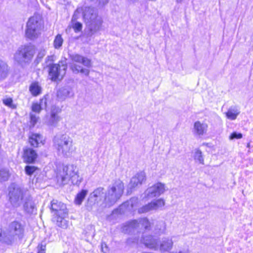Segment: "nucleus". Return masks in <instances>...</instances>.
<instances>
[{
    "instance_id": "1",
    "label": "nucleus",
    "mask_w": 253,
    "mask_h": 253,
    "mask_svg": "<svg viewBox=\"0 0 253 253\" xmlns=\"http://www.w3.org/2000/svg\"><path fill=\"white\" fill-rule=\"evenodd\" d=\"M52 142L53 147L59 156L69 157L74 151L73 139L68 134H57Z\"/></svg>"
},
{
    "instance_id": "2",
    "label": "nucleus",
    "mask_w": 253,
    "mask_h": 253,
    "mask_svg": "<svg viewBox=\"0 0 253 253\" xmlns=\"http://www.w3.org/2000/svg\"><path fill=\"white\" fill-rule=\"evenodd\" d=\"M174 238V236L164 237L159 241L152 236H148L143 237L141 242L150 249L159 251L161 253H170L173 246L172 239Z\"/></svg>"
},
{
    "instance_id": "3",
    "label": "nucleus",
    "mask_w": 253,
    "mask_h": 253,
    "mask_svg": "<svg viewBox=\"0 0 253 253\" xmlns=\"http://www.w3.org/2000/svg\"><path fill=\"white\" fill-rule=\"evenodd\" d=\"M124 184L120 179L115 180L110 185L104 196L105 207H110L115 204L122 196Z\"/></svg>"
},
{
    "instance_id": "4",
    "label": "nucleus",
    "mask_w": 253,
    "mask_h": 253,
    "mask_svg": "<svg viewBox=\"0 0 253 253\" xmlns=\"http://www.w3.org/2000/svg\"><path fill=\"white\" fill-rule=\"evenodd\" d=\"M50 210L53 219L56 222V224L62 228H66L67 225L65 218L68 213L66 205L57 200H53L51 202Z\"/></svg>"
},
{
    "instance_id": "5",
    "label": "nucleus",
    "mask_w": 253,
    "mask_h": 253,
    "mask_svg": "<svg viewBox=\"0 0 253 253\" xmlns=\"http://www.w3.org/2000/svg\"><path fill=\"white\" fill-rule=\"evenodd\" d=\"M35 53V47L31 44L21 45L14 54V61L23 67L31 62Z\"/></svg>"
},
{
    "instance_id": "6",
    "label": "nucleus",
    "mask_w": 253,
    "mask_h": 253,
    "mask_svg": "<svg viewBox=\"0 0 253 253\" xmlns=\"http://www.w3.org/2000/svg\"><path fill=\"white\" fill-rule=\"evenodd\" d=\"M83 16L85 22L91 32L94 33L100 30L102 20L94 9L90 7H85Z\"/></svg>"
},
{
    "instance_id": "7",
    "label": "nucleus",
    "mask_w": 253,
    "mask_h": 253,
    "mask_svg": "<svg viewBox=\"0 0 253 253\" xmlns=\"http://www.w3.org/2000/svg\"><path fill=\"white\" fill-rule=\"evenodd\" d=\"M28 194L23 189L12 184L9 188V202L14 208H18L22 205L23 200Z\"/></svg>"
},
{
    "instance_id": "8",
    "label": "nucleus",
    "mask_w": 253,
    "mask_h": 253,
    "mask_svg": "<svg viewBox=\"0 0 253 253\" xmlns=\"http://www.w3.org/2000/svg\"><path fill=\"white\" fill-rule=\"evenodd\" d=\"M41 27L42 24L40 17L36 16L31 17L27 23L25 30L26 37L30 40L38 38L41 34Z\"/></svg>"
},
{
    "instance_id": "9",
    "label": "nucleus",
    "mask_w": 253,
    "mask_h": 253,
    "mask_svg": "<svg viewBox=\"0 0 253 253\" xmlns=\"http://www.w3.org/2000/svg\"><path fill=\"white\" fill-rule=\"evenodd\" d=\"M48 67L49 76L52 81L61 80L66 74L67 69L66 59H61L58 64L49 63Z\"/></svg>"
},
{
    "instance_id": "10",
    "label": "nucleus",
    "mask_w": 253,
    "mask_h": 253,
    "mask_svg": "<svg viewBox=\"0 0 253 253\" xmlns=\"http://www.w3.org/2000/svg\"><path fill=\"white\" fill-rule=\"evenodd\" d=\"M151 224L147 218L133 220L126 223L123 227V231L125 233H129L134 229L144 228L146 230H149L151 229Z\"/></svg>"
},
{
    "instance_id": "11",
    "label": "nucleus",
    "mask_w": 253,
    "mask_h": 253,
    "mask_svg": "<svg viewBox=\"0 0 253 253\" xmlns=\"http://www.w3.org/2000/svg\"><path fill=\"white\" fill-rule=\"evenodd\" d=\"M64 173L65 175L62 176V181L71 180L74 185H79L82 178L78 173V169L74 165H69L63 168Z\"/></svg>"
},
{
    "instance_id": "12",
    "label": "nucleus",
    "mask_w": 253,
    "mask_h": 253,
    "mask_svg": "<svg viewBox=\"0 0 253 253\" xmlns=\"http://www.w3.org/2000/svg\"><path fill=\"white\" fill-rule=\"evenodd\" d=\"M104 194V188L99 187L91 192L88 197L86 205V209L88 211H92L96 207V204L100 202Z\"/></svg>"
},
{
    "instance_id": "13",
    "label": "nucleus",
    "mask_w": 253,
    "mask_h": 253,
    "mask_svg": "<svg viewBox=\"0 0 253 253\" xmlns=\"http://www.w3.org/2000/svg\"><path fill=\"white\" fill-rule=\"evenodd\" d=\"M168 188L165 184L161 182H158L153 186L148 188L144 192V198L152 199L155 197H159L167 191Z\"/></svg>"
},
{
    "instance_id": "14",
    "label": "nucleus",
    "mask_w": 253,
    "mask_h": 253,
    "mask_svg": "<svg viewBox=\"0 0 253 253\" xmlns=\"http://www.w3.org/2000/svg\"><path fill=\"white\" fill-rule=\"evenodd\" d=\"M61 109L58 107L52 106L49 116H46L45 118V123L48 126H56L61 120V117L58 115Z\"/></svg>"
},
{
    "instance_id": "15",
    "label": "nucleus",
    "mask_w": 253,
    "mask_h": 253,
    "mask_svg": "<svg viewBox=\"0 0 253 253\" xmlns=\"http://www.w3.org/2000/svg\"><path fill=\"white\" fill-rule=\"evenodd\" d=\"M18 240H21L24 234V227L21 222L15 220L11 222L7 228Z\"/></svg>"
},
{
    "instance_id": "16",
    "label": "nucleus",
    "mask_w": 253,
    "mask_h": 253,
    "mask_svg": "<svg viewBox=\"0 0 253 253\" xmlns=\"http://www.w3.org/2000/svg\"><path fill=\"white\" fill-rule=\"evenodd\" d=\"M146 180V175L144 172L140 171L136 173L130 179V181L128 185L127 192H131L136 187L141 185L142 183Z\"/></svg>"
},
{
    "instance_id": "17",
    "label": "nucleus",
    "mask_w": 253,
    "mask_h": 253,
    "mask_svg": "<svg viewBox=\"0 0 253 253\" xmlns=\"http://www.w3.org/2000/svg\"><path fill=\"white\" fill-rule=\"evenodd\" d=\"M18 239L7 229H2L0 232V242L7 245H11Z\"/></svg>"
},
{
    "instance_id": "18",
    "label": "nucleus",
    "mask_w": 253,
    "mask_h": 253,
    "mask_svg": "<svg viewBox=\"0 0 253 253\" xmlns=\"http://www.w3.org/2000/svg\"><path fill=\"white\" fill-rule=\"evenodd\" d=\"M37 157V153L33 149L29 147H25L23 149L22 158L25 163L29 164L34 163Z\"/></svg>"
},
{
    "instance_id": "19",
    "label": "nucleus",
    "mask_w": 253,
    "mask_h": 253,
    "mask_svg": "<svg viewBox=\"0 0 253 253\" xmlns=\"http://www.w3.org/2000/svg\"><path fill=\"white\" fill-rule=\"evenodd\" d=\"M23 210L27 213L32 214L36 209L33 198L28 194L22 201Z\"/></svg>"
},
{
    "instance_id": "20",
    "label": "nucleus",
    "mask_w": 253,
    "mask_h": 253,
    "mask_svg": "<svg viewBox=\"0 0 253 253\" xmlns=\"http://www.w3.org/2000/svg\"><path fill=\"white\" fill-rule=\"evenodd\" d=\"M138 199L135 197L131 198L129 200L124 203L119 207L120 211L125 212L126 211H132L136 207Z\"/></svg>"
},
{
    "instance_id": "21",
    "label": "nucleus",
    "mask_w": 253,
    "mask_h": 253,
    "mask_svg": "<svg viewBox=\"0 0 253 253\" xmlns=\"http://www.w3.org/2000/svg\"><path fill=\"white\" fill-rule=\"evenodd\" d=\"M74 95L72 88L69 86L61 87L57 92V97L60 101L65 100L67 98L73 97Z\"/></svg>"
},
{
    "instance_id": "22",
    "label": "nucleus",
    "mask_w": 253,
    "mask_h": 253,
    "mask_svg": "<svg viewBox=\"0 0 253 253\" xmlns=\"http://www.w3.org/2000/svg\"><path fill=\"white\" fill-rule=\"evenodd\" d=\"M208 125L205 123L196 121L193 126V132L195 135L201 136L206 134L208 130Z\"/></svg>"
},
{
    "instance_id": "23",
    "label": "nucleus",
    "mask_w": 253,
    "mask_h": 253,
    "mask_svg": "<svg viewBox=\"0 0 253 253\" xmlns=\"http://www.w3.org/2000/svg\"><path fill=\"white\" fill-rule=\"evenodd\" d=\"M71 60L76 63H82L84 66L90 68L91 67V60L87 57L83 56L78 54H73L70 55Z\"/></svg>"
},
{
    "instance_id": "24",
    "label": "nucleus",
    "mask_w": 253,
    "mask_h": 253,
    "mask_svg": "<svg viewBox=\"0 0 253 253\" xmlns=\"http://www.w3.org/2000/svg\"><path fill=\"white\" fill-rule=\"evenodd\" d=\"M10 67L4 61L0 59V81L4 80L9 75Z\"/></svg>"
},
{
    "instance_id": "25",
    "label": "nucleus",
    "mask_w": 253,
    "mask_h": 253,
    "mask_svg": "<svg viewBox=\"0 0 253 253\" xmlns=\"http://www.w3.org/2000/svg\"><path fill=\"white\" fill-rule=\"evenodd\" d=\"M42 141L43 138L40 134L32 133L29 136V142L33 147H38L39 144L42 143Z\"/></svg>"
},
{
    "instance_id": "26",
    "label": "nucleus",
    "mask_w": 253,
    "mask_h": 253,
    "mask_svg": "<svg viewBox=\"0 0 253 253\" xmlns=\"http://www.w3.org/2000/svg\"><path fill=\"white\" fill-rule=\"evenodd\" d=\"M166 230V224L163 221H157L155 224L153 232L155 234H165Z\"/></svg>"
},
{
    "instance_id": "27",
    "label": "nucleus",
    "mask_w": 253,
    "mask_h": 253,
    "mask_svg": "<svg viewBox=\"0 0 253 253\" xmlns=\"http://www.w3.org/2000/svg\"><path fill=\"white\" fill-rule=\"evenodd\" d=\"M70 68L73 73L78 74L79 73L84 74L85 76H88L89 70L87 69L83 68L82 66L76 63H72L70 65Z\"/></svg>"
},
{
    "instance_id": "28",
    "label": "nucleus",
    "mask_w": 253,
    "mask_h": 253,
    "mask_svg": "<svg viewBox=\"0 0 253 253\" xmlns=\"http://www.w3.org/2000/svg\"><path fill=\"white\" fill-rule=\"evenodd\" d=\"M240 112L239 110L236 107H231L226 113V116L229 120H234L237 118Z\"/></svg>"
},
{
    "instance_id": "29",
    "label": "nucleus",
    "mask_w": 253,
    "mask_h": 253,
    "mask_svg": "<svg viewBox=\"0 0 253 253\" xmlns=\"http://www.w3.org/2000/svg\"><path fill=\"white\" fill-rule=\"evenodd\" d=\"M29 90L33 96H36L41 93L42 88L38 83L35 82L31 84Z\"/></svg>"
},
{
    "instance_id": "30",
    "label": "nucleus",
    "mask_w": 253,
    "mask_h": 253,
    "mask_svg": "<svg viewBox=\"0 0 253 253\" xmlns=\"http://www.w3.org/2000/svg\"><path fill=\"white\" fill-rule=\"evenodd\" d=\"M87 194V190H82L80 193H79L75 199V203L76 205H80L82 203L85 197Z\"/></svg>"
},
{
    "instance_id": "31",
    "label": "nucleus",
    "mask_w": 253,
    "mask_h": 253,
    "mask_svg": "<svg viewBox=\"0 0 253 253\" xmlns=\"http://www.w3.org/2000/svg\"><path fill=\"white\" fill-rule=\"evenodd\" d=\"M151 203L153 210H157L165 206V201L163 199L161 198L156 200H153L151 202Z\"/></svg>"
},
{
    "instance_id": "32",
    "label": "nucleus",
    "mask_w": 253,
    "mask_h": 253,
    "mask_svg": "<svg viewBox=\"0 0 253 253\" xmlns=\"http://www.w3.org/2000/svg\"><path fill=\"white\" fill-rule=\"evenodd\" d=\"M194 159L196 162L203 165L204 164V159L201 151L198 149L195 150Z\"/></svg>"
},
{
    "instance_id": "33",
    "label": "nucleus",
    "mask_w": 253,
    "mask_h": 253,
    "mask_svg": "<svg viewBox=\"0 0 253 253\" xmlns=\"http://www.w3.org/2000/svg\"><path fill=\"white\" fill-rule=\"evenodd\" d=\"M63 39L60 34L55 37L53 41V46L55 49H59L62 45Z\"/></svg>"
},
{
    "instance_id": "34",
    "label": "nucleus",
    "mask_w": 253,
    "mask_h": 253,
    "mask_svg": "<svg viewBox=\"0 0 253 253\" xmlns=\"http://www.w3.org/2000/svg\"><path fill=\"white\" fill-rule=\"evenodd\" d=\"M151 202L145 206H142L138 209V212L140 213H146L151 211H153Z\"/></svg>"
},
{
    "instance_id": "35",
    "label": "nucleus",
    "mask_w": 253,
    "mask_h": 253,
    "mask_svg": "<svg viewBox=\"0 0 253 253\" xmlns=\"http://www.w3.org/2000/svg\"><path fill=\"white\" fill-rule=\"evenodd\" d=\"M9 173L8 170L1 169H0V181H4L8 179Z\"/></svg>"
},
{
    "instance_id": "36",
    "label": "nucleus",
    "mask_w": 253,
    "mask_h": 253,
    "mask_svg": "<svg viewBox=\"0 0 253 253\" xmlns=\"http://www.w3.org/2000/svg\"><path fill=\"white\" fill-rule=\"evenodd\" d=\"M37 170V168L33 166H27L25 168L26 174L31 175Z\"/></svg>"
},
{
    "instance_id": "37",
    "label": "nucleus",
    "mask_w": 253,
    "mask_h": 253,
    "mask_svg": "<svg viewBox=\"0 0 253 253\" xmlns=\"http://www.w3.org/2000/svg\"><path fill=\"white\" fill-rule=\"evenodd\" d=\"M31 109L33 112L40 113L41 111L42 110L41 106L38 104V102L33 103L32 104Z\"/></svg>"
},
{
    "instance_id": "38",
    "label": "nucleus",
    "mask_w": 253,
    "mask_h": 253,
    "mask_svg": "<svg viewBox=\"0 0 253 253\" xmlns=\"http://www.w3.org/2000/svg\"><path fill=\"white\" fill-rule=\"evenodd\" d=\"M243 135L242 133L235 131L230 134L229 136V139L233 140L234 139H241Z\"/></svg>"
},
{
    "instance_id": "39",
    "label": "nucleus",
    "mask_w": 253,
    "mask_h": 253,
    "mask_svg": "<svg viewBox=\"0 0 253 253\" xmlns=\"http://www.w3.org/2000/svg\"><path fill=\"white\" fill-rule=\"evenodd\" d=\"M73 28L75 32H80L82 30V24L78 22H75L73 25Z\"/></svg>"
},
{
    "instance_id": "40",
    "label": "nucleus",
    "mask_w": 253,
    "mask_h": 253,
    "mask_svg": "<svg viewBox=\"0 0 253 253\" xmlns=\"http://www.w3.org/2000/svg\"><path fill=\"white\" fill-rule=\"evenodd\" d=\"M12 102L13 100L11 98H6L3 99V104L6 106L11 108L13 107Z\"/></svg>"
},
{
    "instance_id": "41",
    "label": "nucleus",
    "mask_w": 253,
    "mask_h": 253,
    "mask_svg": "<svg viewBox=\"0 0 253 253\" xmlns=\"http://www.w3.org/2000/svg\"><path fill=\"white\" fill-rule=\"evenodd\" d=\"M170 253H190L189 247L187 246H185L181 248L178 252H172Z\"/></svg>"
},
{
    "instance_id": "42",
    "label": "nucleus",
    "mask_w": 253,
    "mask_h": 253,
    "mask_svg": "<svg viewBox=\"0 0 253 253\" xmlns=\"http://www.w3.org/2000/svg\"><path fill=\"white\" fill-rule=\"evenodd\" d=\"M38 104L41 106L42 109H45L47 106L46 98H43L40 99L39 102H38Z\"/></svg>"
},
{
    "instance_id": "43",
    "label": "nucleus",
    "mask_w": 253,
    "mask_h": 253,
    "mask_svg": "<svg viewBox=\"0 0 253 253\" xmlns=\"http://www.w3.org/2000/svg\"><path fill=\"white\" fill-rule=\"evenodd\" d=\"M46 52L44 49H40L37 55V58L40 60L42 59L45 55Z\"/></svg>"
},
{
    "instance_id": "44",
    "label": "nucleus",
    "mask_w": 253,
    "mask_h": 253,
    "mask_svg": "<svg viewBox=\"0 0 253 253\" xmlns=\"http://www.w3.org/2000/svg\"><path fill=\"white\" fill-rule=\"evenodd\" d=\"M31 123L34 126L37 122L39 117L33 113L30 114Z\"/></svg>"
},
{
    "instance_id": "45",
    "label": "nucleus",
    "mask_w": 253,
    "mask_h": 253,
    "mask_svg": "<svg viewBox=\"0 0 253 253\" xmlns=\"http://www.w3.org/2000/svg\"><path fill=\"white\" fill-rule=\"evenodd\" d=\"M109 0H99V5L100 6H103L108 2Z\"/></svg>"
},
{
    "instance_id": "46",
    "label": "nucleus",
    "mask_w": 253,
    "mask_h": 253,
    "mask_svg": "<svg viewBox=\"0 0 253 253\" xmlns=\"http://www.w3.org/2000/svg\"><path fill=\"white\" fill-rule=\"evenodd\" d=\"M53 61V57L52 56H48L47 58H46V62H48V61H50V62H52Z\"/></svg>"
},
{
    "instance_id": "47",
    "label": "nucleus",
    "mask_w": 253,
    "mask_h": 253,
    "mask_svg": "<svg viewBox=\"0 0 253 253\" xmlns=\"http://www.w3.org/2000/svg\"><path fill=\"white\" fill-rule=\"evenodd\" d=\"M75 19H76V18H75V13L72 17V21H73L74 20H75Z\"/></svg>"
},
{
    "instance_id": "48",
    "label": "nucleus",
    "mask_w": 253,
    "mask_h": 253,
    "mask_svg": "<svg viewBox=\"0 0 253 253\" xmlns=\"http://www.w3.org/2000/svg\"><path fill=\"white\" fill-rule=\"evenodd\" d=\"M176 1L178 3H181L182 1V0H176Z\"/></svg>"
},
{
    "instance_id": "49",
    "label": "nucleus",
    "mask_w": 253,
    "mask_h": 253,
    "mask_svg": "<svg viewBox=\"0 0 253 253\" xmlns=\"http://www.w3.org/2000/svg\"><path fill=\"white\" fill-rule=\"evenodd\" d=\"M38 253H44V251L43 250V251L42 250V251L39 252Z\"/></svg>"
},
{
    "instance_id": "50",
    "label": "nucleus",
    "mask_w": 253,
    "mask_h": 253,
    "mask_svg": "<svg viewBox=\"0 0 253 253\" xmlns=\"http://www.w3.org/2000/svg\"><path fill=\"white\" fill-rule=\"evenodd\" d=\"M250 143H248L247 147H250Z\"/></svg>"
},
{
    "instance_id": "51",
    "label": "nucleus",
    "mask_w": 253,
    "mask_h": 253,
    "mask_svg": "<svg viewBox=\"0 0 253 253\" xmlns=\"http://www.w3.org/2000/svg\"><path fill=\"white\" fill-rule=\"evenodd\" d=\"M131 1H132V2H135L136 1H137V0H130Z\"/></svg>"
},
{
    "instance_id": "52",
    "label": "nucleus",
    "mask_w": 253,
    "mask_h": 253,
    "mask_svg": "<svg viewBox=\"0 0 253 253\" xmlns=\"http://www.w3.org/2000/svg\"><path fill=\"white\" fill-rule=\"evenodd\" d=\"M102 251H103V252H104V253L106 252V251H103V248H102Z\"/></svg>"
}]
</instances>
